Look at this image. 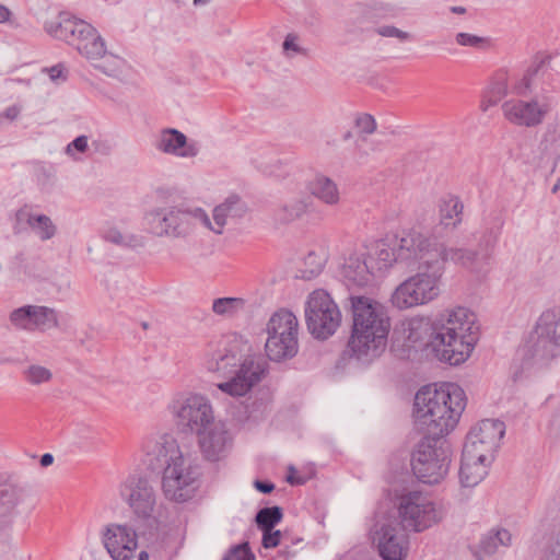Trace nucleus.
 Masks as SVG:
<instances>
[{"label":"nucleus","mask_w":560,"mask_h":560,"mask_svg":"<svg viewBox=\"0 0 560 560\" xmlns=\"http://www.w3.org/2000/svg\"><path fill=\"white\" fill-rule=\"evenodd\" d=\"M466 407L464 389L455 383L421 387L413 402L415 429L423 434L411 453L413 475L423 483L440 482L448 472L451 450L443 440Z\"/></svg>","instance_id":"f257e3e1"},{"label":"nucleus","mask_w":560,"mask_h":560,"mask_svg":"<svg viewBox=\"0 0 560 560\" xmlns=\"http://www.w3.org/2000/svg\"><path fill=\"white\" fill-rule=\"evenodd\" d=\"M478 339L476 315L465 307L446 311L433 322L413 318L408 324L407 341L411 347L431 349L440 361L451 365L465 362Z\"/></svg>","instance_id":"f03ea898"},{"label":"nucleus","mask_w":560,"mask_h":560,"mask_svg":"<svg viewBox=\"0 0 560 560\" xmlns=\"http://www.w3.org/2000/svg\"><path fill=\"white\" fill-rule=\"evenodd\" d=\"M425 241L418 236L404 241L400 257L408 267H416L418 272L401 282L392 294V303L398 310L427 304L440 294L439 283L443 276L441 262L429 258L421 246Z\"/></svg>","instance_id":"7ed1b4c3"},{"label":"nucleus","mask_w":560,"mask_h":560,"mask_svg":"<svg viewBox=\"0 0 560 560\" xmlns=\"http://www.w3.org/2000/svg\"><path fill=\"white\" fill-rule=\"evenodd\" d=\"M352 330L347 350L360 361L376 358L385 349L390 318L384 305L371 298L351 295Z\"/></svg>","instance_id":"20e7f679"},{"label":"nucleus","mask_w":560,"mask_h":560,"mask_svg":"<svg viewBox=\"0 0 560 560\" xmlns=\"http://www.w3.org/2000/svg\"><path fill=\"white\" fill-rule=\"evenodd\" d=\"M210 372L230 377L228 382L219 383L218 388L232 396L243 397L256 386L266 374V362L248 355L243 359L237 346L217 350L207 361Z\"/></svg>","instance_id":"39448f33"},{"label":"nucleus","mask_w":560,"mask_h":560,"mask_svg":"<svg viewBox=\"0 0 560 560\" xmlns=\"http://www.w3.org/2000/svg\"><path fill=\"white\" fill-rule=\"evenodd\" d=\"M156 460L163 468L162 490L167 500L183 503L191 499L198 489L200 469L189 456H185L175 440H165L158 446Z\"/></svg>","instance_id":"423d86ee"},{"label":"nucleus","mask_w":560,"mask_h":560,"mask_svg":"<svg viewBox=\"0 0 560 560\" xmlns=\"http://www.w3.org/2000/svg\"><path fill=\"white\" fill-rule=\"evenodd\" d=\"M144 221L149 232L159 237L185 238L198 224L210 226V218L201 208L185 209L176 206L150 210Z\"/></svg>","instance_id":"0eeeda50"},{"label":"nucleus","mask_w":560,"mask_h":560,"mask_svg":"<svg viewBox=\"0 0 560 560\" xmlns=\"http://www.w3.org/2000/svg\"><path fill=\"white\" fill-rule=\"evenodd\" d=\"M305 322L308 332L319 340L328 339L340 326V310L325 290H315L310 294L305 307Z\"/></svg>","instance_id":"6e6552de"},{"label":"nucleus","mask_w":560,"mask_h":560,"mask_svg":"<svg viewBox=\"0 0 560 560\" xmlns=\"http://www.w3.org/2000/svg\"><path fill=\"white\" fill-rule=\"evenodd\" d=\"M548 90L541 89V95L529 100L511 98L501 105L503 117L512 125L535 128L544 122L555 106V98L547 95Z\"/></svg>","instance_id":"1a4fd4ad"},{"label":"nucleus","mask_w":560,"mask_h":560,"mask_svg":"<svg viewBox=\"0 0 560 560\" xmlns=\"http://www.w3.org/2000/svg\"><path fill=\"white\" fill-rule=\"evenodd\" d=\"M398 515L402 529L422 532L439 521L434 503L420 491H409L398 498Z\"/></svg>","instance_id":"9d476101"},{"label":"nucleus","mask_w":560,"mask_h":560,"mask_svg":"<svg viewBox=\"0 0 560 560\" xmlns=\"http://www.w3.org/2000/svg\"><path fill=\"white\" fill-rule=\"evenodd\" d=\"M535 339L527 346V354L536 361L557 355L560 347V306L544 312L535 326Z\"/></svg>","instance_id":"9b49d317"},{"label":"nucleus","mask_w":560,"mask_h":560,"mask_svg":"<svg viewBox=\"0 0 560 560\" xmlns=\"http://www.w3.org/2000/svg\"><path fill=\"white\" fill-rule=\"evenodd\" d=\"M120 495L138 518L148 520L153 515L156 492L147 477L129 476L120 487Z\"/></svg>","instance_id":"f8f14e48"},{"label":"nucleus","mask_w":560,"mask_h":560,"mask_svg":"<svg viewBox=\"0 0 560 560\" xmlns=\"http://www.w3.org/2000/svg\"><path fill=\"white\" fill-rule=\"evenodd\" d=\"M420 240L425 241V245L421 246L432 260L441 262L442 273L445 270V262L452 261L455 265L462 266L467 269L478 270L483 264L480 250H475L466 247H446L443 243L438 241L436 235L418 236Z\"/></svg>","instance_id":"ddd939ff"},{"label":"nucleus","mask_w":560,"mask_h":560,"mask_svg":"<svg viewBox=\"0 0 560 560\" xmlns=\"http://www.w3.org/2000/svg\"><path fill=\"white\" fill-rule=\"evenodd\" d=\"M406 529L394 520L376 525L373 541L383 560H405L409 549Z\"/></svg>","instance_id":"4468645a"},{"label":"nucleus","mask_w":560,"mask_h":560,"mask_svg":"<svg viewBox=\"0 0 560 560\" xmlns=\"http://www.w3.org/2000/svg\"><path fill=\"white\" fill-rule=\"evenodd\" d=\"M205 459L219 462L228 456L233 446V435L225 422L218 420L196 433Z\"/></svg>","instance_id":"2eb2a0df"},{"label":"nucleus","mask_w":560,"mask_h":560,"mask_svg":"<svg viewBox=\"0 0 560 560\" xmlns=\"http://www.w3.org/2000/svg\"><path fill=\"white\" fill-rule=\"evenodd\" d=\"M551 59L550 54H537L522 77L514 81L512 92L520 97H525L536 89L538 80H541L551 91H556L558 86L555 84L551 72L553 70Z\"/></svg>","instance_id":"dca6fc26"},{"label":"nucleus","mask_w":560,"mask_h":560,"mask_svg":"<svg viewBox=\"0 0 560 560\" xmlns=\"http://www.w3.org/2000/svg\"><path fill=\"white\" fill-rule=\"evenodd\" d=\"M176 416L178 424L194 433L217 421L209 399L199 394L186 397L179 404Z\"/></svg>","instance_id":"f3484780"},{"label":"nucleus","mask_w":560,"mask_h":560,"mask_svg":"<svg viewBox=\"0 0 560 560\" xmlns=\"http://www.w3.org/2000/svg\"><path fill=\"white\" fill-rule=\"evenodd\" d=\"M44 28L54 38L65 40L75 49H78L75 42L94 34V27L90 23L73 18L67 12H61L55 19L46 21Z\"/></svg>","instance_id":"a211bd4d"},{"label":"nucleus","mask_w":560,"mask_h":560,"mask_svg":"<svg viewBox=\"0 0 560 560\" xmlns=\"http://www.w3.org/2000/svg\"><path fill=\"white\" fill-rule=\"evenodd\" d=\"M103 542L113 560H129L138 546L133 527L121 524H109L104 534Z\"/></svg>","instance_id":"6ab92c4d"},{"label":"nucleus","mask_w":560,"mask_h":560,"mask_svg":"<svg viewBox=\"0 0 560 560\" xmlns=\"http://www.w3.org/2000/svg\"><path fill=\"white\" fill-rule=\"evenodd\" d=\"M474 444H464L459 468V481L463 487H475L488 475L491 457L472 447Z\"/></svg>","instance_id":"aec40b11"},{"label":"nucleus","mask_w":560,"mask_h":560,"mask_svg":"<svg viewBox=\"0 0 560 560\" xmlns=\"http://www.w3.org/2000/svg\"><path fill=\"white\" fill-rule=\"evenodd\" d=\"M505 434V424L499 419H483L478 427L471 429L467 434L465 444H474V448L491 454L499 447Z\"/></svg>","instance_id":"412c9836"},{"label":"nucleus","mask_w":560,"mask_h":560,"mask_svg":"<svg viewBox=\"0 0 560 560\" xmlns=\"http://www.w3.org/2000/svg\"><path fill=\"white\" fill-rule=\"evenodd\" d=\"M415 236H423V234L417 231H410L400 237L394 247H390L384 240L376 241L365 255L366 259H369V264L373 265V271L376 273L386 270L393 262H404L407 265V260L402 259L399 255L404 241Z\"/></svg>","instance_id":"4be33fe9"},{"label":"nucleus","mask_w":560,"mask_h":560,"mask_svg":"<svg viewBox=\"0 0 560 560\" xmlns=\"http://www.w3.org/2000/svg\"><path fill=\"white\" fill-rule=\"evenodd\" d=\"M154 147L160 152L178 158H195L200 149L196 141H188L187 137L175 128L162 129Z\"/></svg>","instance_id":"5701e85b"},{"label":"nucleus","mask_w":560,"mask_h":560,"mask_svg":"<svg viewBox=\"0 0 560 560\" xmlns=\"http://www.w3.org/2000/svg\"><path fill=\"white\" fill-rule=\"evenodd\" d=\"M372 266L364 254H352L346 259L341 273L348 284L363 287L375 276Z\"/></svg>","instance_id":"b1692460"},{"label":"nucleus","mask_w":560,"mask_h":560,"mask_svg":"<svg viewBox=\"0 0 560 560\" xmlns=\"http://www.w3.org/2000/svg\"><path fill=\"white\" fill-rule=\"evenodd\" d=\"M504 225L503 217L498 212H492L483 222V231L478 241V249L481 253V259L489 262L493 250L499 242Z\"/></svg>","instance_id":"393cba45"},{"label":"nucleus","mask_w":560,"mask_h":560,"mask_svg":"<svg viewBox=\"0 0 560 560\" xmlns=\"http://www.w3.org/2000/svg\"><path fill=\"white\" fill-rule=\"evenodd\" d=\"M439 224L432 235H435L438 228L454 231L463 222L464 205L458 196L446 195L439 200Z\"/></svg>","instance_id":"a878e982"},{"label":"nucleus","mask_w":560,"mask_h":560,"mask_svg":"<svg viewBox=\"0 0 560 560\" xmlns=\"http://www.w3.org/2000/svg\"><path fill=\"white\" fill-rule=\"evenodd\" d=\"M247 210L246 202L240 196L231 195L213 209L214 225L210 222V226L206 228L217 234H221L228 218H242Z\"/></svg>","instance_id":"bb28decb"},{"label":"nucleus","mask_w":560,"mask_h":560,"mask_svg":"<svg viewBox=\"0 0 560 560\" xmlns=\"http://www.w3.org/2000/svg\"><path fill=\"white\" fill-rule=\"evenodd\" d=\"M265 350L267 357L271 361L281 362L288 359H292L296 355L299 350L298 335H268Z\"/></svg>","instance_id":"cd10ccee"},{"label":"nucleus","mask_w":560,"mask_h":560,"mask_svg":"<svg viewBox=\"0 0 560 560\" xmlns=\"http://www.w3.org/2000/svg\"><path fill=\"white\" fill-rule=\"evenodd\" d=\"M311 195L327 206H337L340 201L338 185L324 174H316L307 184Z\"/></svg>","instance_id":"c85d7f7f"},{"label":"nucleus","mask_w":560,"mask_h":560,"mask_svg":"<svg viewBox=\"0 0 560 560\" xmlns=\"http://www.w3.org/2000/svg\"><path fill=\"white\" fill-rule=\"evenodd\" d=\"M15 217L19 223L26 222L32 231L43 242L51 240L57 233V226L46 214L32 213L26 209H20Z\"/></svg>","instance_id":"c756f323"},{"label":"nucleus","mask_w":560,"mask_h":560,"mask_svg":"<svg viewBox=\"0 0 560 560\" xmlns=\"http://www.w3.org/2000/svg\"><path fill=\"white\" fill-rule=\"evenodd\" d=\"M511 540L512 535L508 529H492L481 537L474 555L478 560H483L486 557L495 553L499 546H510Z\"/></svg>","instance_id":"7c9ffc66"},{"label":"nucleus","mask_w":560,"mask_h":560,"mask_svg":"<svg viewBox=\"0 0 560 560\" xmlns=\"http://www.w3.org/2000/svg\"><path fill=\"white\" fill-rule=\"evenodd\" d=\"M509 93V77L506 71H498L491 79L480 104L482 112L501 102Z\"/></svg>","instance_id":"2f4dec72"},{"label":"nucleus","mask_w":560,"mask_h":560,"mask_svg":"<svg viewBox=\"0 0 560 560\" xmlns=\"http://www.w3.org/2000/svg\"><path fill=\"white\" fill-rule=\"evenodd\" d=\"M268 335L293 336L299 334V323L296 316L288 310L276 312L267 324Z\"/></svg>","instance_id":"473e14b6"},{"label":"nucleus","mask_w":560,"mask_h":560,"mask_svg":"<svg viewBox=\"0 0 560 560\" xmlns=\"http://www.w3.org/2000/svg\"><path fill=\"white\" fill-rule=\"evenodd\" d=\"M310 206V197L301 196L293 198L276 210L275 218L281 223H291L301 219L306 213Z\"/></svg>","instance_id":"72a5a7b5"},{"label":"nucleus","mask_w":560,"mask_h":560,"mask_svg":"<svg viewBox=\"0 0 560 560\" xmlns=\"http://www.w3.org/2000/svg\"><path fill=\"white\" fill-rule=\"evenodd\" d=\"M18 500V488L7 481L0 482V528L8 524Z\"/></svg>","instance_id":"f704fd0d"},{"label":"nucleus","mask_w":560,"mask_h":560,"mask_svg":"<svg viewBox=\"0 0 560 560\" xmlns=\"http://www.w3.org/2000/svg\"><path fill=\"white\" fill-rule=\"evenodd\" d=\"M78 43V51L88 60H98L106 55V46L102 36L94 27V34L84 36Z\"/></svg>","instance_id":"c9c22d12"},{"label":"nucleus","mask_w":560,"mask_h":560,"mask_svg":"<svg viewBox=\"0 0 560 560\" xmlns=\"http://www.w3.org/2000/svg\"><path fill=\"white\" fill-rule=\"evenodd\" d=\"M58 326L57 313L47 306L32 305V329L48 330Z\"/></svg>","instance_id":"e433bc0d"},{"label":"nucleus","mask_w":560,"mask_h":560,"mask_svg":"<svg viewBox=\"0 0 560 560\" xmlns=\"http://www.w3.org/2000/svg\"><path fill=\"white\" fill-rule=\"evenodd\" d=\"M283 517V510L282 508L275 505V506H266L260 509L256 516L255 522L257 527L262 529H272L277 524H279L282 521Z\"/></svg>","instance_id":"4c0bfd02"},{"label":"nucleus","mask_w":560,"mask_h":560,"mask_svg":"<svg viewBox=\"0 0 560 560\" xmlns=\"http://www.w3.org/2000/svg\"><path fill=\"white\" fill-rule=\"evenodd\" d=\"M103 240L121 247L142 246V241L135 234H122L117 228H108L102 234Z\"/></svg>","instance_id":"58836bf2"},{"label":"nucleus","mask_w":560,"mask_h":560,"mask_svg":"<svg viewBox=\"0 0 560 560\" xmlns=\"http://www.w3.org/2000/svg\"><path fill=\"white\" fill-rule=\"evenodd\" d=\"M245 301L241 298H219L212 302V311L220 316L231 317L243 310Z\"/></svg>","instance_id":"ea45409f"},{"label":"nucleus","mask_w":560,"mask_h":560,"mask_svg":"<svg viewBox=\"0 0 560 560\" xmlns=\"http://www.w3.org/2000/svg\"><path fill=\"white\" fill-rule=\"evenodd\" d=\"M24 378L32 385H39L51 380V372L40 365H30L23 371Z\"/></svg>","instance_id":"a19ab883"},{"label":"nucleus","mask_w":560,"mask_h":560,"mask_svg":"<svg viewBox=\"0 0 560 560\" xmlns=\"http://www.w3.org/2000/svg\"><path fill=\"white\" fill-rule=\"evenodd\" d=\"M282 51L287 58L298 55L307 56V49L300 45V37L295 33H289L282 43Z\"/></svg>","instance_id":"79ce46f5"},{"label":"nucleus","mask_w":560,"mask_h":560,"mask_svg":"<svg viewBox=\"0 0 560 560\" xmlns=\"http://www.w3.org/2000/svg\"><path fill=\"white\" fill-rule=\"evenodd\" d=\"M10 319L16 327L32 329V305L14 310L10 315Z\"/></svg>","instance_id":"37998d69"},{"label":"nucleus","mask_w":560,"mask_h":560,"mask_svg":"<svg viewBox=\"0 0 560 560\" xmlns=\"http://www.w3.org/2000/svg\"><path fill=\"white\" fill-rule=\"evenodd\" d=\"M248 541L232 546L222 560H255Z\"/></svg>","instance_id":"c03bdc74"},{"label":"nucleus","mask_w":560,"mask_h":560,"mask_svg":"<svg viewBox=\"0 0 560 560\" xmlns=\"http://www.w3.org/2000/svg\"><path fill=\"white\" fill-rule=\"evenodd\" d=\"M455 40L460 46L474 48H482L489 43L488 38L486 37L464 32L457 33L455 36Z\"/></svg>","instance_id":"a18cd8bd"},{"label":"nucleus","mask_w":560,"mask_h":560,"mask_svg":"<svg viewBox=\"0 0 560 560\" xmlns=\"http://www.w3.org/2000/svg\"><path fill=\"white\" fill-rule=\"evenodd\" d=\"M354 126L361 135H371L376 130V120L370 114H359L354 119Z\"/></svg>","instance_id":"49530a36"},{"label":"nucleus","mask_w":560,"mask_h":560,"mask_svg":"<svg viewBox=\"0 0 560 560\" xmlns=\"http://www.w3.org/2000/svg\"><path fill=\"white\" fill-rule=\"evenodd\" d=\"M375 33L383 37H396L400 42L410 39V34L393 25H384L375 28Z\"/></svg>","instance_id":"de8ad7c7"},{"label":"nucleus","mask_w":560,"mask_h":560,"mask_svg":"<svg viewBox=\"0 0 560 560\" xmlns=\"http://www.w3.org/2000/svg\"><path fill=\"white\" fill-rule=\"evenodd\" d=\"M261 545L266 549H272L280 545L281 532L279 529H262Z\"/></svg>","instance_id":"09e8293b"},{"label":"nucleus","mask_w":560,"mask_h":560,"mask_svg":"<svg viewBox=\"0 0 560 560\" xmlns=\"http://www.w3.org/2000/svg\"><path fill=\"white\" fill-rule=\"evenodd\" d=\"M88 140H89L88 137L84 135L77 137L67 145L66 153L68 155H72L73 150H75L80 153H84L89 148Z\"/></svg>","instance_id":"8fccbe9b"},{"label":"nucleus","mask_w":560,"mask_h":560,"mask_svg":"<svg viewBox=\"0 0 560 560\" xmlns=\"http://www.w3.org/2000/svg\"><path fill=\"white\" fill-rule=\"evenodd\" d=\"M549 550L550 555L547 556V560H558L560 557V524L555 528Z\"/></svg>","instance_id":"3c124183"},{"label":"nucleus","mask_w":560,"mask_h":560,"mask_svg":"<svg viewBox=\"0 0 560 560\" xmlns=\"http://www.w3.org/2000/svg\"><path fill=\"white\" fill-rule=\"evenodd\" d=\"M252 163L255 165V167L260 171L262 174L272 176L277 174V170L280 168V162L275 161V163L268 162H260L258 160H252Z\"/></svg>","instance_id":"603ef678"},{"label":"nucleus","mask_w":560,"mask_h":560,"mask_svg":"<svg viewBox=\"0 0 560 560\" xmlns=\"http://www.w3.org/2000/svg\"><path fill=\"white\" fill-rule=\"evenodd\" d=\"M47 71H48L49 78L52 82H58V81L65 82L67 80L66 69H65L63 65H61V63L50 67L49 69H47Z\"/></svg>","instance_id":"864d4df0"},{"label":"nucleus","mask_w":560,"mask_h":560,"mask_svg":"<svg viewBox=\"0 0 560 560\" xmlns=\"http://www.w3.org/2000/svg\"><path fill=\"white\" fill-rule=\"evenodd\" d=\"M254 487L257 491L264 494L271 493L275 490V483L269 480L256 479L254 481Z\"/></svg>","instance_id":"5fc2aeb1"},{"label":"nucleus","mask_w":560,"mask_h":560,"mask_svg":"<svg viewBox=\"0 0 560 560\" xmlns=\"http://www.w3.org/2000/svg\"><path fill=\"white\" fill-rule=\"evenodd\" d=\"M21 113V108L18 106V105H11L9 107H7L1 114H0V118H5L10 121L14 120L18 118V116L20 115Z\"/></svg>","instance_id":"6e6d98bb"},{"label":"nucleus","mask_w":560,"mask_h":560,"mask_svg":"<svg viewBox=\"0 0 560 560\" xmlns=\"http://www.w3.org/2000/svg\"><path fill=\"white\" fill-rule=\"evenodd\" d=\"M11 11L3 4H0V23H5L10 20Z\"/></svg>","instance_id":"4d7b16f0"},{"label":"nucleus","mask_w":560,"mask_h":560,"mask_svg":"<svg viewBox=\"0 0 560 560\" xmlns=\"http://www.w3.org/2000/svg\"><path fill=\"white\" fill-rule=\"evenodd\" d=\"M39 463L42 467H48L54 463V456L50 453H45L40 456Z\"/></svg>","instance_id":"13d9d810"},{"label":"nucleus","mask_w":560,"mask_h":560,"mask_svg":"<svg viewBox=\"0 0 560 560\" xmlns=\"http://www.w3.org/2000/svg\"><path fill=\"white\" fill-rule=\"evenodd\" d=\"M287 481L290 483V485H303L305 482V480L303 478H300V477H294L293 475H288L287 477Z\"/></svg>","instance_id":"bf43d9fd"},{"label":"nucleus","mask_w":560,"mask_h":560,"mask_svg":"<svg viewBox=\"0 0 560 560\" xmlns=\"http://www.w3.org/2000/svg\"><path fill=\"white\" fill-rule=\"evenodd\" d=\"M149 559V553L144 550L140 551L138 553V556L135 558V556L129 559V560H148Z\"/></svg>","instance_id":"052dcab7"},{"label":"nucleus","mask_w":560,"mask_h":560,"mask_svg":"<svg viewBox=\"0 0 560 560\" xmlns=\"http://www.w3.org/2000/svg\"><path fill=\"white\" fill-rule=\"evenodd\" d=\"M451 12L455 14H464L466 13V8L464 7H451Z\"/></svg>","instance_id":"680f3d73"},{"label":"nucleus","mask_w":560,"mask_h":560,"mask_svg":"<svg viewBox=\"0 0 560 560\" xmlns=\"http://www.w3.org/2000/svg\"><path fill=\"white\" fill-rule=\"evenodd\" d=\"M322 268H323V261H322V260H319V261H317V262L315 264V266H314V268L311 270V272H312V273H314V275H317V273H319V272H320Z\"/></svg>","instance_id":"e2e57ef3"},{"label":"nucleus","mask_w":560,"mask_h":560,"mask_svg":"<svg viewBox=\"0 0 560 560\" xmlns=\"http://www.w3.org/2000/svg\"><path fill=\"white\" fill-rule=\"evenodd\" d=\"M316 257L317 256L315 255V253H310L308 256L306 257V264L313 265L315 262Z\"/></svg>","instance_id":"0e129e2a"},{"label":"nucleus","mask_w":560,"mask_h":560,"mask_svg":"<svg viewBox=\"0 0 560 560\" xmlns=\"http://www.w3.org/2000/svg\"><path fill=\"white\" fill-rule=\"evenodd\" d=\"M351 138H352V132H351V131H347V132H345V133H343V136H342V139H343L345 141H348V140H350Z\"/></svg>","instance_id":"69168bd1"},{"label":"nucleus","mask_w":560,"mask_h":560,"mask_svg":"<svg viewBox=\"0 0 560 560\" xmlns=\"http://www.w3.org/2000/svg\"><path fill=\"white\" fill-rule=\"evenodd\" d=\"M208 0H194V4L198 5V4H203V3H207Z\"/></svg>","instance_id":"338daca9"},{"label":"nucleus","mask_w":560,"mask_h":560,"mask_svg":"<svg viewBox=\"0 0 560 560\" xmlns=\"http://www.w3.org/2000/svg\"><path fill=\"white\" fill-rule=\"evenodd\" d=\"M559 187H560V182H559V183H557V184L552 187V189H551V190H552V192H556V191L559 189Z\"/></svg>","instance_id":"774afa93"}]
</instances>
